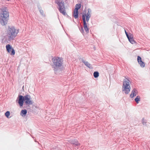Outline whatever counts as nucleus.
I'll use <instances>...</instances> for the list:
<instances>
[{
    "label": "nucleus",
    "instance_id": "nucleus-1",
    "mask_svg": "<svg viewBox=\"0 0 150 150\" xmlns=\"http://www.w3.org/2000/svg\"><path fill=\"white\" fill-rule=\"evenodd\" d=\"M9 16V13L7 7H2L0 9V23L4 26L8 23Z\"/></svg>",
    "mask_w": 150,
    "mask_h": 150
},
{
    "label": "nucleus",
    "instance_id": "nucleus-2",
    "mask_svg": "<svg viewBox=\"0 0 150 150\" xmlns=\"http://www.w3.org/2000/svg\"><path fill=\"white\" fill-rule=\"evenodd\" d=\"M86 9L85 8L82 13V18L83 23V28L86 33L89 32V28H88L87 22H88L91 16V10L90 8L88 9L87 12Z\"/></svg>",
    "mask_w": 150,
    "mask_h": 150
},
{
    "label": "nucleus",
    "instance_id": "nucleus-3",
    "mask_svg": "<svg viewBox=\"0 0 150 150\" xmlns=\"http://www.w3.org/2000/svg\"><path fill=\"white\" fill-rule=\"evenodd\" d=\"M52 60L53 63L52 67L55 73L56 74L58 71L60 70V67L62 65L63 61L61 58L58 57L52 58Z\"/></svg>",
    "mask_w": 150,
    "mask_h": 150
},
{
    "label": "nucleus",
    "instance_id": "nucleus-4",
    "mask_svg": "<svg viewBox=\"0 0 150 150\" xmlns=\"http://www.w3.org/2000/svg\"><path fill=\"white\" fill-rule=\"evenodd\" d=\"M18 30H16L13 26L9 27L7 31V35L5 36L6 40L10 41L13 40L16 36L18 33Z\"/></svg>",
    "mask_w": 150,
    "mask_h": 150
},
{
    "label": "nucleus",
    "instance_id": "nucleus-5",
    "mask_svg": "<svg viewBox=\"0 0 150 150\" xmlns=\"http://www.w3.org/2000/svg\"><path fill=\"white\" fill-rule=\"evenodd\" d=\"M55 2L59 6L58 9L59 12L64 16L67 15L66 12L64 1L62 0H55Z\"/></svg>",
    "mask_w": 150,
    "mask_h": 150
},
{
    "label": "nucleus",
    "instance_id": "nucleus-6",
    "mask_svg": "<svg viewBox=\"0 0 150 150\" xmlns=\"http://www.w3.org/2000/svg\"><path fill=\"white\" fill-rule=\"evenodd\" d=\"M24 102L26 105H32L33 102L31 100L30 96L29 95H26L24 96Z\"/></svg>",
    "mask_w": 150,
    "mask_h": 150
},
{
    "label": "nucleus",
    "instance_id": "nucleus-7",
    "mask_svg": "<svg viewBox=\"0 0 150 150\" xmlns=\"http://www.w3.org/2000/svg\"><path fill=\"white\" fill-rule=\"evenodd\" d=\"M17 99H18V103L20 107H23L24 102V96L21 95H19Z\"/></svg>",
    "mask_w": 150,
    "mask_h": 150
},
{
    "label": "nucleus",
    "instance_id": "nucleus-8",
    "mask_svg": "<svg viewBox=\"0 0 150 150\" xmlns=\"http://www.w3.org/2000/svg\"><path fill=\"white\" fill-rule=\"evenodd\" d=\"M125 33L129 42L132 44L135 43V42L133 39L132 35L131 33H129V35L125 29Z\"/></svg>",
    "mask_w": 150,
    "mask_h": 150
},
{
    "label": "nucleus",
    "instance_id": "nucleus-9",
    "mask_svg": "<svg viewBox=\"0 0 150 150\" xmlns=\"http://www.w3.org/2000/svg\"><path fill=\"white\" fill-rule=\"evenodd\" d=\"M129 80L127 78H126V79H124L123 81L122 88L130 87L129 83Z\"/></svg>",
    "mask_w": 150,
    "mask_h": 150
},
{
    "label": "nucleus",
    "instance_id": "nucleus-10",
    "mask_svg": "<svg viewBox=\"0 0 150 150\" xmlns=\"http://www.w3.org/2000/svg\"><path fill=\"white\" fill-rule=\"evenodd\" d=\"M137 60L138 63L140 64V66L142 68H144L145 66V63L142 61L141 57L139 56H138Z\"/></svg>",
    "mask_w": 150,
    "mask_h": 150
},
{
    "label": "nucleus",
    "instance_id": "nucleus-11",
    "mask_svg": "<svg viewBox=\"0 0 150 150\" xmlns=\"http://www.w3.org/2000/svg\"><path fill=\"white\" fill-rule=\"evenodd\" d=\"M7 52L11 55H13L15 54V52L14 50L13 47H6Z\"/></svg>",
    "mask_w": 150,
    "mask_h": 150
},
{
    "label": "nucleus",
    "instance_id": "nucleus-12",
    "mask_svg": "<svg viewBox=\"0 0 150 150\" xmlns=\"http://www.w3.org/2000/svg\"><path fill=\"white\" fill-rule=\"evenodd\" d=\"M80 59H81L82 62L88 68H89L90 69H93V67L89 63H88L87 61H85L83 58H80Z\"/></svg>",
    "mask_w": 150,
    "mask_h": 150
},
{
    "label": "nucleus",
    "instance_id": "nucleus-13",
    "mask_svg": "<svg viewBox=\"0 0 150 150\" xmlns=\"http://www.w3.org/2000/svg\"><path fill=\"white\" fill-rule=\"evenodd\" d=\"M137 91L135 88H134L132 91L130 95V97L131 98H133L137 94Z\"/></svg>",
    "mask_w": 150,
    "mask_h": 150
},
{
    "label": "nucleus",
    "instance_id": "nucleus-14",
    "mask_svg": "<svg viewBox=\"0 0 150 150\" xmlns=\"http://www.w3.org/2000/svg\"><path fill=\"white\" fill-rule=\"evenodd\" d=\"M122 91L125 94H128L129 93L131 89V87H129L127 88H122Z\"/></svg>",
    "mask_w": 150,
    "mask_h": 150
},
{
    "label": "nucleus",
    "instance_id": "nucleus-15",
    "mask_svg": "<svg viewBox=\"0 0 150 150\" xmlns=\"http://www.w3.org/2000/svg\"><path fill=\"white\" fill-rule=\"evenodd\" d=\"M27 113V110L26 109L22 110L21 112L20 115L23 117H24L25 116Z\"/></svg>",
    "mask_w": 150,
    "mask_h": 150
},
{
    "label": "nucleus",
    "instance_id": "nucleus-16",
    "mask_svg": "<svg viewBox=\"0 0 150 150\" xmlns=\"http://www.w3.org/2000/svg\"><path fill=\"white\" fill-rule=\"evenodd\" d=\"M38 9L40 13V14L42 16H44L45 15L44 13V12L43 10H42L41 7L40 6H38Z\"/></svg>",
    "mask_w": 150,
    "mask_h": 150
},
{
    "label": "nucleus",
    "instance_id": "nucleus-17",
    "mask_svg": "<svg viewBox=\"0 0 150 150\" xmlns=\"http://www.w3.org/2000/svg\"><path fill=\"white\" fill-rule=\"evenodd\" d=\"M99 73L98 71H94L93 74V76L95 78H98L99 76Z\"/></svg>",
    "mask_w": 150,
    "mask_h": 150
},
{
    "label": "nucleus",
    "instance_id": "nucleus-18",
    "mask_svg": "<svg viewBox=\"0 0 150 150\" xmlns=\"http://www.w3.org/2000/svg\"><path fill=\"white\" fill-rule=\"evenodd\" d=\"M134 100L137 103H138L140 100V98L139 96H137L135 98Z\"/></svg>",
    "mask_w": 150,
    "mask_h": 150
},
{
    "label": "nucleus",
    "instance_id": "nucleus-19",
    "mask_svg": "<svg viewBox=\"0 0 150 150\" xmlns=\"http://www.w3.org/2000/svg\"><path fill=\"white\" fill-rule=\"evenodd\" d=\"M5 116L8 118H9V117L10 115V112L9 111H6L5 114Z\"/></svg>",
    "mask_w": 150,
    "mask_h": 150
},
{
    "label": "nucleus",
    "instance_id": "nucleus-20",
    "mask_svg": "<svg viewBox=\"0 0 150 150\" xmlns=\"http://www.w3.org/2000/svg\"><path fill=\"white\" fill-rule=\"evenodd\" d=\"M81 7V4L79 3L76 5V9L79 10Z\"/></svg>",
    "mask_w": 150,
    "mask_h": 150
},
{
    "label": "nucleus",
    "instance_id": "nucleus-21",
    "mask_svg": "<svg viewBox=\"0 0 150 150\" xmlns=\"http://www.w3.org/2000/svg\"><path fill=\"white\" fill-rule=\"evenodd\" d=\"M142 123L143 125H144L145 126H146V120H144V118H143L142 119Z\"/></svg>",
    "mask_w": 150,
    "mask_h": 150
},
{
    "label": "nucleus",
    "instance_id": "nucleus-22",
    "mask_svg": "<svg viewBox=\"0 0 150 150\" xmlns=\"http://www.w3.org/2000/svg\"><path fill=\"white\" fill-rule=\"evenodd\" d=\"M80 145V144L78 142H77L76 141V149L77 148V149L78 148V147Z\"/></svg>",
    "mask_w": 150,
    "mask_h": 150
},
{
    "label": "nucleus",
    "instance_id": "nucleus-23",
    "mask_svg": "<svg viewBox=\"0 0 150 150\" xmlns=\"http://www.w3.org/2000/svg\"><path fill=\"white\" fill-rule=\"evenodd\" d=\"M73 16L75 18V8H73Z\"/></svg>",
    "mask_w": 150,
    "mask_h": 150
},
{
    "label": "nucleus",
    "instance_id": "nucleus-24",
    "mask_svg": "<svg viewBox=\"0 0 150 150\" xmlns=\"http://www.w3.org/2000/svg\"><path fill=\"white\" fill-rule=\"evenodd\" d=\"M80 31L81 32V33H84V30H83V27H82L81 28V29L80 30Z\"/></svg>",
    "mask_w": 150,
    "mask_h": 150
},
{
    "label": "nucleus",
    "instance_id": "nucleus-25",
    "mask_svg": "<svg viewBox=\"0 0 150 150\" xmlns=\"http://www.w3.org/2000/svg\"><path fill=\"white\" fill-rule=\"evenodd\" d=\"M78 10L76 9V14H78Z\"/></svg>",
    "mask_w": 150,
    "mask_h": 150
},
{
    "label": "nucleus",
    "instance_id": "nucleus-26",
    "mask_svg": "<svg viewBox=\"0 0 150 150\" xmlns=\"http://www.w3.org/2000/svg\"><path fill=\"white\" fill-rule=\"evenodd\" d=\"M5 47H11V46L10 44H7V45Z\"/></svg>",
    "mask_w": 150,
    "mask_h": 150
},
{
    "label": "nucleus",
    "instance_id": "nucleus-27",
    "mask_svg": "<svg viewBox=\"0 0 150 150\" xmlns=\"http://www.w3.org/2000/svg\"><path fill=\"white\" fill-rule=\"evenodd\" d=\"M78 16V14H76V19L77 18Z\"/></svg>",
    "mask_w": 150,
    "mask_h": 150
},
{
    "label": "nucleus",
    "instance_id": "nucleus-28",
    "mask_svg": "<svg viewBox=\"0 0 150 150\" xmlns=\"http://www.w3.org/2000/svg\"><path fill=\"white\" fill-rule=\"evenodd\" d=\"M5 37V36H4V37ZM4 39H5V40H4V41H7V40H6V38H4V39H3V40H4Z\"/></svg>",
    "mask_w": 150,
    "mask_h": 150
},
{
    "label": "nucleus",
    "instance_id": "nucleus-29",
    "mask_svg": "<svg viewBox=\"0 0 150 150\" xmlns=\"http://www.w3.org/2000/svg\"><path fill=\"white\" fill-rule=\"evenodd\" d=\"M5 37V36H4V37ZM4 39H5V40H4V41H7V40H6V38H4V39H3V40H4Z\"/></svg>",
    "mask_w": 150,
    "mask_h": 150
},
{
    "label": "nucleus",
    "instance_id": "nucleus-30",
    "mask_svg": "<svg viewBox=\"0 0 150 150\" xmlns=\"http://www.w3.org/2000/svg\"><path fill=\"white\" fill-rule=\"evenodd\" d=\"M94 48H94V50H96V49H95L96 47H94Z\"/></svg>",
    "mask_w": 150,
    "mask_h": 150
},
{
    "label": "nucleus",
    "instance_id": "nucleus-31",
    "mask_svg": "<svg viewBox=\"0 0 150 150\" xmlns=\"http://www.w3.org/2000/svg\"><path fill=\"white\" fill-rule=\"evenodd\" d=\"M73 21H74V20H73Z\"/></svg>",
    "mask_w": 150,
    "mask_h": 150
}]
</instances>
